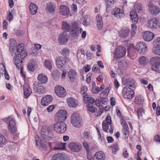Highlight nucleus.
Here are the masks:
<instances>
[{"label": "nucleus", "instance_id": "nucleus-51", "mask_svg": "<svg viewBox=\"0 0 160 160\" xmlns=\"http://www.w3.org/2000/svg\"><path fill=\"white\" fill-rule=\"evenodd\" d=\"M5 66L2 63H0V73L2 75L3 74L4 71H6Z\"/></svg>", "mask_w": 160, "mask_h": 160}, {"label": "nucleus", "instance_id": "nucleus-29", "mask_svg": "<svg viewBox=\"0 0 160 160\" xmlns=\"http://www.w3.org/2000/svg\"><path fill=\"white\" fill-rule=\"evenodd\" d=\"M69 8L65 5H61L59 8V12L62 15L66 16L69 13Z\"/></svg>", "mask_w": 160, "mask_h": 160}, {"label": "nucleus", "instance_id": "nucleus-31", "mask_svg": "<svg viewBox=\"0 0 160 160\" xmlns=\"http://www.w3.org/2000/svg\"><path fill=\"white\" fill-rule=\"evenodd\" d=\"M105 156L101 151L96 153L93 157L94 160H104Z\"/></svg>", "mask_w": 160, "mask_h": 160}, {"label": "nucleus", "instance_id": "nucleus-16", "mask_svg": "<svg viewBox=\"0 0 160 160\" xmlns=\"http://www.w3.org/2000/svg\"><path fill=\"white\" fill-rule=\"evenodd\" d=\"M122 84L124 85L129 86L132 88H135V82L133 79L126 77L123 79L122 81Z\"/></svg>", "mask_w": 160, "mask_h": 160}, {"label": "nucleus", "instance_id": "nucleus-32", "mask_svg": "<svg viewBox=\"0 0 160 160\" xmlns=\"http://www.w3.org/2000/svg\"><path fill=\"white\" fill-rule=\"evenodd\" d=\"M83 98L84 102L85 103H88L87 104L92 105V104L95 102L94 99L93 98L90 97L88 95L85 94Z\"/></svg>", "mask_w": 160, "mask_h": 160}, {"label": "nucleus", "instance_id": "nucleus-38", "mask_svg": "<svg viewBox=\"0 0 160 160\" xmlns=\"http://www.w3.org/2000/svg\"><path fill=\"white\" fill-rule=\"evenodd\" d=\"M134 8L135 11H133L135 12L136 13V12L140 13L142 11V7L141 6V4L139 3H136L134 5Z\"/></svg>", "mask_w": 160, "mask_h": 160}, {"label": "nucleus", "instance_id": "nucleus-18", "mask_svg": "<svg viewBox=\"0 0 160 160\" xmlns=\"http://www.w3.org/2000/svg\"><path fill=\"white\" fill-rule=\"evenodd\" d=\"M67 60L69 61V59L67 58L58 57L56 61V63L57 67L61 69L62 68L63 66L65 64Z\"/></svg>", "mask_w": 160, "mask_h": 160}, {"label": "nucleus", "instance_id": "nucleus-2", "mask_svg": "<svg viewBox=\"0 0 160 160\" xmlns=\"http://www.w3.org/2000/svg\"><path fill=\"white\" fill-rule=\"evenodd\" d=\"M111 117L110 116L107 117L105 120L103 121L102 123V128L104 132H108L107 131L109 129L110 133H113L114 128L111 124Z\"/></svg>", "mask_w": 160, "mask_h": 160}, {"label": "nucleus", "instance_id": "nucleus-24", "mask_svg": "<svg viewBox=\"0 0 160 160\" xmlns=\"http://www.w3.org/2000/svg\"><path fill=\"white\" fill-rule=\"evenodd\" d=\"M23 91L25 98L27 99L32 93V90L27 83L25 82L24 84Z\"/></svg>", "mask_w": 160, "mask_h": 160}, {"label": "nucleus", "instance_id": "nucleus-56", "mask_svg": "<svg viewBox=\"0 0 160 160\" xmlns=\"http://www.w3.org/2000/svg\"><path fill=\"white\" fill-rule=\"evenodd\" d=\"M119 149V147L117 144L113 145L112 149L113 153L114 154H116V152Z\"/></svg>", "mask_w": 160, "mask_h": 160}, {"label": "nucleus", "instance_id": "nucleus-1", "mask_svg": "<svg viewBox=\"0 0 160 160\" xmlns=\"http://www.w3.org/2000/svg\"><path fill=\"white\" fill-rule=\"evenodd\" d=\"M4 120L7 123L9 122V131L12 134L15 133L17 131V128L14 118L11 116L8 118H5Z\"/></svg>", "mask_w": 160, "mask_h": 160}, {"label": "nucleus", "instance_id": "nucleus-25", "mask_svg": "<svg viewBox=\"0 0 160 160\" xmlns=\"http://www.w3.org/2000/svg\"><path fill=\"white\" fill-rule=\"evenodd\" d=\"M112 13L118 18H121L124 16V13L120 9L118 8H113L112 12Z\"/></svg>", "mask_w": 160, "mask_h": 160}, {"label": "nucleus", "instance_id": "nucleus-47", "mask_svg": "<svg viewBox=\"0 0 160 160\" xmlns=\"http://www.w3.org/2000/svg\"><path fill=\"white\" fill-rule=\"evenodd\" d=\"M88 88L87 86H83L81 87L80 93L81 94H83V97L84 98V95L85 94L88 95L86 92L87 91Z\"/></svg>", "mask_w": 160, "mask_h": 160}, {"label": "nucleus", "instance_id": "nucleus-43", "mask_svg": "<svg viewBox=\"0 0 160 160\" xmlns=\"http://www.w3.org/2000/svg\"><path fill=\"white\" fill-rule=\"evenodd\" d=\"M139 61L140 64L142 65H145L147 64L148 62L147 58L144 56L140 57L139 58Z\"/></svg>", "mask_w": 160, "mask_h": 160}, {"label": "nucleus", "instance_id": "nucleus-7", "mask_svg": "<svg viewBox=\"0 0 160 160\" xmlns=\"http://www.w3.org/2000/svg\"><path fill=\"white\" fill-rule=\"evenodd\" d=\"M53 128L56 132L59 134H62L66 130L67 126L63 122L61 121L55 123Z\"/></svg>", "mask_w": 160, "mask_h": 160}, {"label": "nucleus", "instance_id": "nucleus-35", "mask_svg": "<svg viewBox=\"0 0 160 160\" xmlns=\"http://www.w3.org/2000/svg\"><path fill=\"white\" fill-rule=\"evenodd\" d=\"M37 9L38 7L35 4L31 3L29 7V9L30 12L32 15H34L36 14Z\"/></svg>", "mask_w": 160, "mask_h": 160}, {"label": "nucleus", "instance_id": "nucleus-12", "mask_svg": "<svg viewBox=\"0 0 160 160\" xmlns=\"http://www.w3.org/2000/svg\"><path fill=\"white\" fill-rule=\"evenodd\" d=\"M136 48L139 53L142 54H143L148 49L146 44L144 42H138L136 45Z\"/></svg>", "mask_w": 160, "mask_h": 160}, {"label": "nucleus", "instance_id": "nucleus-58", "mask_svg": "<svg viewBox=\"0 0 160 160\" xmlns=\"http://www.w3.org/2000/svg\"><path fill=\"white\" fill-rule=\"evenodd\" d=\"M39 52V50L36 48H34L32 49V50L30 52L31 55H37Z\"/></svg>", "mask_w": 160, "mask_h": 160}, {"label": "nucleus", "instance_id": "nucleus-39", "mask_svg": "<svg viewBox=\"0 0 160 160\" xmlns=\"http://www.w3.org/2000/svg\"><path fill=\"white\" fill-rule=\"evenodd\" d=\"M76 73L75 71L73 69H71L68 72V76L71 80L74 79L76 77Z\"/></svg>", "mask_w": 160, "mask_h": 160}, {"label": "nucleus", "instance_id": "nucleus-20", "mask_svg": "<svg viewBox=\"0 0 160 160\" xmlns=\"http://www.w3.org/2000/svg\"><path fill=\"white\" fill-rule=\"evenodd\" d=\"M58 41L61 45L65 44L68 41L67 35L66 32L61 33L59 36Z\"/></svg>", "mask_w": 160, "mask_h": 160}, {"label": "nucleus", "instance_id": "nucleus-61", "mask_svg": "<svg viewBox=\"0 0 160 160\" xmlns=\"http://www.w3.org/2000/svg\"><path fill=\"white\" fill-rule=\"evenodd\" d=\"M83 145L87 151L89 150V146L88 142L84 141L83 142Z\"/></svg>", "mask_w": 160, "mask_h": 160}, {"label": "nucleus", "instance_id": "nucleus-60", "mask_svg": "<svg viewBox=\"0 0 160 160\" xmlns=\"http://www.w3.org/2000/svg\"><path fill=\"white\" fill-rule=\"evenodd\" d=\"M13 18V16L12 14L9 12L7 16V20L9 21H11L12 20Z\"/></svg>", "mask_w": 160, "mask_h": 160}, {"label": "nucleus", "instance_id": "nucleus-50", "mask_svg": "<svg viewBox=\"0 0 160 160\" xmlns=\"http://www.w3.org/2000/svg\"><path fill=\"white\" fill-rule=\"evenodd\" d=\"M45 64L46 67L49 70L52 68L51 62L48 60H46L45 61Z\"/></svg>", "mask_w": 160, "mask_h": 160}, {"label": "nucleus", "instance_id": "nucleus-11", "mask_svg": "<svg viewBox=\"0 0 160 160\" xmlns=\"http://www.w3.org/2000/svg\"><path fill=\"white\" fill-rule=\"evenodd\" d=\"M68 148L73 152H78L81 151L82 146L81 144L74 142L69 143L68 145Z\"/></svg>", "mask_w": 160, "mask_h": 160}, {"label": "nucleus", "instance_id": "nucleus-49", "mask_svg": "<svg viewBox=\"0 0 160 160\" xmlns=\"http://www.w3.org/2000/svg\"><path fill=\"white\" fill-rule=\"evenodd\" d=\"M144 113V110L142 108H138L137 110L138 116L139 119L142 117V113Z\"/></svg>", "mask_w": 160, "mask_h": 160}, {"label": "nucleus", "instance_id": "nucleus-52", "mask_svg": "<svg viewBox=\"0 0 160 160\" xmlns=\"http://www.w3.org/2000/svg\"><path fill=\"white\" fill-rule=\"evenodd\" d=\"M154 46H160V37L156 38L154 40Z\"/></svg>", "mask_w": 160, "mask_h": 160}, {"label": "nucleus", "instance_id": "nucleus-53", "mask_svg": "<svg viewBox=\"0 0 160 160\" xmlns=\"http://www.w3.org/2000/svg\"><path fill=\"white\" fill-rule=\"evenodd\" d=\"M28 68L31 72H33L35 69V65L32 63H29L28 65Z\"/></svg>", "mask_w": 160, "mask_h": 160}, {"label": "nucleus", "instance_id": "nucleus-5", "mask_svg": "<svg viewBox=\"0 0 160 160\" xmlns=\"http://www.w3.org/2000/svg\"><path fill=\"white\" fill-rule=\"evenodd\" d=\"M137 15H138L137 13L133 11L131 12L130 14V16L131 20L133 22V23L131 24L132 30L131 33V36L132 37L136 33L137 27L135 24L137 22L138 20Z\"/></svg>", "mask_w": 160, "mask_h": 160}, {"label": "nucleus", "instance_id": "nucleus-26", "mask_svg": "<svg viewBox=\"0 0 160 160\" xmlns=\"http://www.w3.org/2000/svg\"><path fill=\"white\" fill-rule=\"evenodd\" d=\"M52 160H69L66 155L61 153L54 154L52 158Z\"/></svg>", "mask_w": 160, "mask_h": 160}, {"label": "nucleus", "instance_id": "nucleus-45", "mask_svg": "<svg viewBox=\"0 0 160 160\" xmlns=\"http://www.w3.org/2000/svg\"><path fill=\"white\" fill-rule=\"evenodd\" d=\"M66 143H60L57 146L54 147L53 148L54 150H60L64 149L65 148V144Z\"/></svg>", "mask_w": 160, "mask_h": 160}, {"label": "nucleus", "instance_id": "nucleus-10", "mask_svg": "<svg viewBox=\"0 0 160 160\" xmlns=\"http://www.w3.org/2000/svg\"><path fill=\"white\" fill-rule=\"evenodd\" d=\"M122 93L125 98L130 99L134 96V92L133 90L128 86L124 88Z\"/></svg>", "mask_w": 160, "mask_h": 160}, {"label": "nucleus", "instance_id": "nucleus-21", "mask_svg": "<svg viewBox=\"0 0 160 160\" xmlns=\"http://www.w3.org/2000/svg\"><path fill=\"white\" fill-rule=\"evenodd\" d=\"M52 99L53 98L52 96L47 95L42 98L41 104L42 106H48L51 102Z\"/></svg>", "mask_w": 160, "mask_h": 160}, {"label": "nucleus", "instance_id": "nucleus-22", "mask_svg": "<svg viewBox=\"0 0 160 160\" xmlns=\"http://www.w3.org/2000/svg\"><path fill=\"white\" fill-rule=\"evenodd\" d=\"M142 36L144 40L149 42L153 38L154 34L150 32H145L142 33Z\"/></svg>", "mask_w": 160, "mask_h": 160}, {"label": "nucleus", "instance_id": "nucleus-17", "mask_svg": "<svg viewBox=\"0 0 160 160\" xmlns=\"http://www.w3.org/2000/svg\"><path fill=\"white\" fill-rule=\"evenodd\" d=\"M55 117L59 121L62 122L66 119L67 112L64 110H60L56 113Z\"/></svg>", "mask_w": 160, "mask_h": 160}, {"label": "nucleus", "instance_id": "nucleus-19", "mask_svg": "<svg viewBox=\"0 0 160 160\" xmlns=\"http://www.w3.org/2000/svg\"><path fill=\"white\" fill-rule=\"evenodd\" d=\"M72 27V28L70 33L73 37H77L80 34L78 28V23L76 22H73Z\"/></svg>", "mask_w": 160, "mask_h": 160}, {"label": "nucleus", "instance_id": "nucleus-33", "mask_svg": "<svg viewBox=\"0 0 160 160\" xmlns=\"http://www.w3.org/2000/svg\"><path fill=\"white\" fill-rule=\"evenodd\" d=\"M37 79L42 84L46 83L48 80V78L47 76L43 74H39Z\"/></svg>", "mask_w": 160, "mask_h": 160}, {"label": "nucleus", "instance_id": "nucleus-36", "mask_svg": "<svg viewBox=\"0 0 160 160\" xmlns=\"http://www.w3.org/2000/svg\"><path fill=\"white\" fill-rule=\"evenodd\" d=\"M17 52L19 54H23L22 52H25L26 54H27L26 51L24 49V44L22 43L20 44L17 46Z\"/></svg>", "mask_w": 160, "mask_h": 160}, {"label": "nucleus", "instance_id": "nucleus-3", "mask_svg": "<svg viewBox=\"0 0 160 160\" xmlns=\"http://www.w3.org/2000/svg\"><path fill=\"white\" fill-rule=\"evenodd\" d=\"M71 122L75 127L80 128L82 125V119L80 117V115L77 113H74L71 116Z\"/></svg>", "mask_w": 160, "mask_h": 160}, {"label": "nucleus", "instance_id": "nucleus-4", "mask_svg": "<svg viewBox=\"0 0 160 160\" xmlns=\"http://www.w3.org/2000/svg\"><path fill=\"white\" fill-rule=\"evenodd\" d=\"M22 53L23 54H16L13 59V62H14L18 70L22 68V60L27 55L25 52H23Z\"/></svg>", "mask_w": 160, "mask_h": 160}, {"label": "nucleus", "instance_id": "nucleus-30", "mask_svg": "<svg viewBox=\"0 0 160 160\" xmlns=\"http://www.w3.org/2000/svg\"><path fill=\"white\" fill-rule=\"evenodd\" d=\"M129 33V30L128 28L122 29L119 32V35L122 38H126Z\"/></svg>", "mask_w": 160, "mask_h": 160}, {"label": "nucleus", "instance_id": "nucleus-54", "mask_svg": "<svg viewBox=\"0 0 160 160\" xmlns=\"http://www.w3.org/2000/svg\"><path fill=\"white\" fill-rule=\"evenodd\" d=\"M6 139L5 137L0 134V144H3L6 143Z\"/></svg>", "mask_w": 160, "mask_h": 160}, {"label": "nucleus", "instance_id": "nucleus-48", "mask_svg": "<svg viewBox=\"0 0 160 160\" xmlns=\"http://www.w3.org/2000/svg\"><path fill=\"white\" fill-rule=\"evenodd\" d=\"M10 49H11L12 48H15L17 45L16 42L13 39H11L10 40Z\"/></svg>", "mask_w": 160, "mask_h": 160}, {"label": "nucleus", "instance_id": "nucleus-63", "mask_svg": "<svg viewBox=\"0 0 160 160\" xmlns=\"http://www.w3.org/2000/svg\"><path fill=\"white\" fill-rule=\"evenodd\" d=\"M87 57L90 59H91L93 57V54L92 53L90 52V51H87L86 52Z\"/></svg>", "mask_w": 160, "mask_h": 160}, {"label": "nucleus", "instance_id": "nucleus-46", "mask_svg": "<svg viewBox=\"0 0 160 160\" xmlns=\"http://www.w3.org/2000/svg\"><path fill=\"white\" fill-rule=\"evenodd\" d=\"M152 52L154 53L160 55V46H154L152 49Z\"/></svg>", "mask_w": 160, "mask_h": 160}, {"label": "nucleus", "instance_id": "nucleus-27", "mask_svg": "<svg viewBox=\"0 0 160 160\" xmlns=\"http://www.w3.org/2000/svg\"><path fill=\"white\" fill-rule=\"evenodd\" d=\"M67 101L68 105L70 107L76 108L78 105L77 101L72 97L68 98Z\"/></svg>", "mask_w": 160, "mask_h": 160}, {"label": "nucleus", "instance_id": "nucleus-55", "mask_svg": "<svg viewBox=\"0 0 160 160\" xmlns=\"http://www.w3.org/2000/svg\"><path fill=\"white\" fill-rule=\"evenodd\" d=\"M123 132L125 135V136L124 137V138H125V139L128 138L129 135V133L128 131V128H125L123 129Z\"/></svg>", "mask_w": 160, "mask_h": 160}, {"label": "nucleus", "instance_id": "nucleus-59", "mask_svg": "<svg viewBox=\"0 0 160 160\" xmlns=\"http://www.w3.org/2000/svg\"><path fill=\"white\" fill-rule=\"evenodd\" d=\"M92 70V71H94L95 72H99L100 71V69L97 67V65L96 64L94 65L93 66Z\"/></svg>", "mask_w": 160, "mask_h": 160}, {"label": "nucleus", "instance_id": "nucleus-57", "mask_svg": "<svg viewBox=\"0 0 160 160\" xmlns=\"http://www.w3.org/2000/svg\"><path fill=\"white\" fill-rule=\"evenodd\" d=\"M92 91L94 94H97L99 92V88L98 87L92 88Z\"/></svg>", "mask_w": 160, "mask_h": 160}, {"label": "nucleus", "instance_id": "nucleus-44", "mask_svg": "<svg viewBox=\"0 0 160 160\" xmlns=\"http://www.w3.org/2000/svg\"><path fill=\"white\" fill-rule=\"evenodd\" d=\"M69 50L66 48H62L61 51L62 54L65 58H67L69 55Z\"/></svg>", "mask_w": 160, "mask_h": 160}, {"label": "nucleus", "instance_id": "nucleus-23", "mask_svg": "<svg viewBox=\"0 0 160 160\" xmlns=\"http://www.w3.org/2000/svg\"><path fill=\"white\" fill-rule=\"evenodd\" d=\"M158 20L156 18L152 19L147 23L148 27L151 29L156 28L158 26Z\"/></svg>", "mask_w": 160, "mask_h": 160}, {"label": "nucleus", "instance_id": "nucleus-62", "mask_svg": "<svg viewBox=\"0 0 160 160\" xmlns=\"http://www.w3.org/2000/svg\"><path fill=\"white\" fill-rule=\"evenodd\" d=\"M52 75L53 77H56L59 76L60 75L58 71L55 70L52 72Z\"/></svg>", "mask_w": 160, "mask_h": 160}, {"label": "nucleus", "instance_id": "nucleus-14", "mask_svg": "<svg viewBox=\"0 0 160 160\" xmlns=\"http://www.w3.org/2000/svg\"><path fill=\"white\" fill-rule=\"evenodd\" d=\"M36 144L37 148L42 150H46L47 149L48 142H42L38 136L35 138Z\"/></svg>", "mask_w": 160, "mask_h": 160}, {"label": "nucleus", "instance_id": "nucleus-64", "mask_svg": "<svg viewBox=\"0 0 160 160\" xmlns=\"http://www.w3.org/2000/svg\"><path fill=\"white\" fill-rule=\"evenodd\" d=\"M106 4L107 6H110L113 3V0H105Z\"/></svg>", "mask_w": 160, "mask_h": 160}, {"label": "nucleus", "instance_id": "nucleus-15", "mask_svg": "<svg viewBox=\"0 0 160 160\" xmlns=\"http://www.w3.org/2000/svg\"><path fill=\"white\" fill-rule=\"evenodd\" d=\"M148 10L150 13L153 15H157L160 12V8L151 2L148 4Z\"/></svg>", "mask_w": 160, "mask_h": 160}, {"label": "nucleus", "instance_id": "nucleus-6", "mask_svg": "<svg viewBox=\"0 0 160 160\" xmlns=\"http://www.w3.org/2000/svg\"><path fill=\"white\" fill-rule=\"evenodd\" d=\"M160 58L158 57H153L151 58L150 62L152 64V70L160 73Z\"/></svg>", "mask_w": 160, "mask_h": 160}, {"label": "nucleus", "instance_id": "nucleus-42", "mask_svg": "<svg viewBox=\"0 0 160 160\" xmlns=\"http://www.w3.org/2000/svg\"><path fill=\"white\" fill-rule=\"evenodd\" d=\"M143 98L142 96H138L135 98V102L136 104H141L143 103Z\"/></svg>", "mask_w": 160, "mask_h": 160}, {"label": "nucleus", "instance_id": "nucleus-13", "mask_svg": "<svg viewBox=\"0 0 160 160\" xmlns=\"http://www.w3.org/2000/svg\"><path fill=\"white\" fill-rule=\"evenodd\" d=\"M54 90L57 95L59 97H64L66 95L65 89L60 85L56 86L54 88Z\"/></svg>", "mask_w": 160, "mask_h": 160}, {"label": "nucleus", "instance_id": "nucleus-40", "mask_svg": "<svg viewBox=\"0 0 160 160\" xmlns=\"http://www.w3.org/2000/svg\"><path fill=\"white\" fill-rule=\"evenodd\" d=\"M87 109L90 112L92 113H93L97 111V108L95 107H94L92 105L87 104Z\"/></svg>", "mask_w": 160, "mask_h": 160}, {"label": "nucleus", "instance_id": "nucleus-41", "mask_svg": "<svg viewBox=\"0 0 160 160\" xmlns=\"http://www.w3.org/2000/svg\"><path fill=\"white\" fill-rule=\"evenodd\" d=\"M70 28V26L67 22H62V28L63 30L69 32Z\"/></svg>", "mask_w": 160, "mask_h": 160}, {"label": "nucleus", "instance_id": "nucleus-28", "mask_svg": "<svg viewBox=\"0 0 160 160\" xmlns=\"http://www.w3.org/2000/svg\"><path fill=\"white\" fill-rule=\"evenodd\" d=\"M33 88L34 91L38 93H43L45 92V90L43 87L40 84L35 82L33 85Z\"/></svg>", "mask_w": 160, "mask_h": 160}, {"label": "nucleus", "instance_id": "nucleus-8", "mask_svg": "<svg viewBox=\"0 0 160 160\" xmlns=\"http://www.w3.org/2000/svg\"><path fill=\"white\" fill-rule=\"evenodd\" d=\"M41 134L43 138L45 139L49 140L51 138L50 135L52 133V128L50 127H43L42 129Z\"/></svg>", "mask_w": 160, "mask_h": 160}, {"label": "nucleus", "instance_id": "nucleus-37", "mask_svg": "<svg viewBox=\"0 0 160 160\" xmlns=\"http://www.w3.org/2000/svg\"><path fill=\"white\" fill-rule=\"evenodd\" d=\"M82 138L86 139H89L92 138V135L90 132L85 131L82 134Z\"/></svg>", "mask_w": 160, "mask_h": 160}, {"label": "nucleus", "instance_id": "nucleus-34", "mask_svg": "<svg viewBox=\"0 0 160 160\" xmlns=\"http://www.w3.org/2000/svg\"><path fill=\"white\" fill-rule=\"evenodd\" d=\"M55 9V6L52 3L49 2L47 3L46 6V10L47 11L51 13H53Z\"/></svg>", "mask_w": 160, "mask_h": 160}, {"label": "nucleus", "instance_id": "nucleus-9", "mask_svg": "<svg viewBox=\"0 0 160 160\" xmlns=\"http://www.w3.org/2000/svg\"><path fill=\"white\" fill-rule=\"evenodd\" d=\"M126 52V48L123 46L119 47L115 51L114 57L117 60L118 58L123 57Z\"/></svg>", "mask_w": 160, "mask_h": 160}]
</instances>
